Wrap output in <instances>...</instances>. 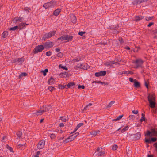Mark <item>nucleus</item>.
<instances>
[{"label":"nucleus","instance_id":"nucleus-13","mask_svg":"<svg viewBox=\"0 0 157 157\" xmlns=\"http://www.w3.org/2000/svg\"><path fill=\"white\" fill-rule=\"evenodd\" d=\"M106 73V72L105 71H101L99 72H96L95 74V75L96 77H99L105 75Z\"/></svg>","mask_w":157,"mask_h":157},{"label":"nucleus","instance_id":"nucleus-28","mask_svg":"<svg viewBox=\"0 0 157 157\" xmlns=\"http://www.w3.org/2000/svg\"><path fill=\"white\" fill-rule=\"evenodd\" d=\"M115 101H111L110 103L107 105L106 108H109L111 107L112 105L115 103Z\"/></svg>","mask_w":157,"mask_h":157},{"label":"nucleus","instance_id":"nucleus-47","mask_svg":"<svg viewBox=\"0 0 157 157\" xmlns=\"http://www.w3.org/2000/svg\"><path fill=\"white\" fill-rule=\"evenodd\" d=\"M97 151L98 152L103 151L102 150V148L100 147H98L97 149Z\"/></svg>","mask_w":157,"mask_h":157},{"label":"nucleus","instance_id":"nucleus-3","mask_svg":"<svg viewBox=\"0 0 157 157\" xmlns=\"http://www.w3.org/2000/svg\"><path fill=\"white\" fill-rule=\"evenodd\" d=\"M79 133L77 132L74 134L70 136L69 137L63 141V143L65 144L68 143L74 140L76 137L78 135Z\"/></svg>","mask_w":157,"mask_h":157},{"label":"nucleus","instance_id":"nucleus-17","mask_svg":"<svg viewBox=\"0 0 157 157\" xmlns=\"http://www.w3.org/2000/svg\"><path fill=\"white\" fill-rule=\"evenodd\" d=\"M71 17L72 22L74 23H76L77 21L76 17L74 15L72 14L71 16Z\"/></svg>","mask_w":157,"mask_h":157},{"label":"nucleus","instance_id":"nucleus-9","mask_svg":"<svg viewBox=\"0 0 157 157\" xmlns=\"http://www.w3.org/2000/svg\"><path fill=\"white\" fill-rule=\"evenodd\" d=\"M45 141L44 140H40L38 143L37 148L39 149H42L43 148L45 144Z\"/></svg>","mask_w":157,"mask_h":157},{"label":"nucleus","instance_id":"nucleus-32","mask_svg":"<svg viewBox=\"0 0 157 157\" xmlns=\"http://www.w3.org/2000/svg\"><path fill=\"white\" fill-rule=\"evenodd\" d=\"M118 147V146L116 144H114L113 145L112 149L113 151L116 150Z\"/></svg>","mask_w":157,"mask_h":157},{"label":"nucleus","instance_id":"nucleus-46","mask_svg":"<svg viewBox=\"0 0 157 157\" xmlns=\"http://www.w3.org/2000/svg\"><path fill=\"white\" fill-rule=\"evenodd\" d=\"M57 56L59 57H62L63 56V54L61 52L59 53L57 55Z\"/></svg>","mask_w":157,"mask_h":157},{"label":"nucleus","instance_id":"nucleus-51","mask_svg":"<svg viewBox=\"0 0 157 157\" xmlns=\"http://www.w3.org/2000/svg\"><path fill=\"white\" fill-rule=\"evenodd\" d=\"M157 140V138H152L151 140V142H154L156 141Z\"/></svg>","mask_w":157,"mask_h":157},{"label":"nucleus","instance_id":"nucleus-31","mask_svg":"<svg viewBox=\"0 0 157 157\" xmlns=\"http://www.w3.org/2000/svg\"><path fill=\"white\" fill-rule=\"evenodd\" d=\"M154 18V17L153 16H152L151 17H146L145 18V20L147 21H149Z\"/></svg>","mask_w":157,"mask_h":157},{"label":"nucleus","instance_id":"nucleus-16","mask_svg":"<svg viewBox=\"0 0 157 157\" xmlns=\"http://www.w3.org/2000/svg\"><path fill=\"white\" fill-rule=\"evenodd\" d=\"M149 0H135L133 2V4L134 5L140 4L142 3L145 2Z\"/></svg>","mask_w":157,"mask_h":157},{"label":"nucleus","instance_id":"nucleus-55","mask_svg":"<svg viewBox=\"0 0 157 157\" xmlns=\"http://www.w3.org/2000/svg\"><path fill=\"white\" fill-rule=\"evenodd\" d=\"M40 154V152L38 151L36 153V155L34 156V157H38L39 155Z\"/></svg>","mask_w":157,"mask_h":157},{"label":"nucleus","instance_id":"nucleus-14","mask_svg":"<svg viewBox=\"0 0 157 157\" xmlns=\"http://www.w3.org/2000/svg\"><path fill=\"white\" fill-rule=\"evenodd\" d=\"M28 24H26L25 22H21L20 23L18 26V29L19 30H22L26 28V25H28Z\"/></svg>","mask_w":157,"mask_h":157},{"label":"nucleus","instance_id":"nucleus-20","mask_svg":"<svg viewBox=\"0 0 157 157\" xmlns=\"http://www.w3.org/2000/svg\"><path fill=\"white\" fill-rule=\"evenodd\" d=\"M144 17L143 16H136L135 17V19L134 20L136 21H139L143 19Z\"/></svg>","mask_w":157,"mask_h":157},{"label":"nucleus","instance_id":"nucleus-49","mask_svg":"<svg viewBox=\"0 0 157 157\" xmlns=\"http://www.w3.org/2000/svg\"><path fill=\"white\" fill-rule=\"evenodd\" d=\"M78 89H84L85 88V86L83 85H79L78 86Z\"/></svg>","mask_w":157,"mask_h":157},{"label":"nucleus","instance_id":"nucleus-54","mask_svg":"<svg viewBox=\"0 0 157 157\" xmlns=\"http://www.w3.org/2000/svg\"><path fill=\"white\" fill-rule=\"evenodd\" d=\"M85 33V32H81L78 33V34L79 35L82 36Z\"/></svg>","mask_w":157,"mask_h":157},{"label":"nucleus","instance_id":"nucleus-40","mask_svg":"<svg viewBox=\"0 0 157 157\" xmlns=\"http://www.w3.org/2000/svg\"><path fill=\"white\" fill-rule=\"evenodd\" d=\"M130 72L129 71H124L122 72V73H120V75H121L122 74H130Z\"/></svg>","mask_w":157,"mask_h":157},{"label":"nucleus","instance_id":"nucleus-7","mask_svg":"<svg viewBox=\"0 0 157 157\" xmlns=\"http://www.w3.org/2000/svg\"><path fill=\"white\" fill-rule=\"evenodd\" d=\"M43 45H39L37 46L34 50V53L35 54L41 52L44 49Z\"/></svg>","mask_w":157,"mask_h":157},{"label":"nucleus","instance_id":"nucleus-2","mask_svg":"<svg viewBox=\"0 0 157 157\" xmlns=\"http://www.w3.org/2000/svg\"><path fill=\"white\" fill-rule=\"evenodd\" d=\"M56 5V1H51L50 2H48L44 4L43 7L45 9H47L49 7L53 8Z\"/></svg>","mask_w":157,"mask_h":157},{"label":"nucleus","instance_id":"nucleus-48","mask_svg":"<svg viewBox=\"0 0 157 157\" xmlns=\"http://www.w3.org/2000/svg\"><path fill=\"white\" fill-rule=\"evenodd\" d=\"M48 89L51 92H52L54 89V88L53 87L50 86L48 87Z\"/></svg>","mask_w":157,"mask_h":157},{"label":"nucleus","instance_id":"nucleus-8","mask_svg":"<svg viewBox=\"0 0 157 157\" xmlns=\"http://www.w3.org/2000/svg\"><path fill=\"white\" fill-rule=\"evenodd\" d=\"M53 45V42L51 41H47L44 43V46L45 48H49L52 47Z\"/></svg>","mask_w":157,"mask_h":157},{"label":"nucleus","instance_id":"nucleus-25","mask_svg":"<svg viewBox=\"0 0 157 157\" xmlns=\"http://www.w3.org/2000/svg\"><path fill=\"white\" fill-rule=\"evenodd\" d=\"M134 85L135 87L137 88L139 87L140 86V83L136 80H134Z\"/></svg>","mask_w":157,"mask_h":157},{"label":"nucleus","instance_id":"nucleus-22","mask_svg":"<svg viewBox=\"0 0 157 157\" xmlns=\"http://www.w3.org/2000/svg\"><path fill=\"white\" fill-rule=\"evenodd\" d=\"M150 103V106L151 108H154L155 105V101H150L149 102Z\"/></svg>","mask_w":157,"mask_h":157},{"label":"nucleus","instance_id":"nucleus-38","mask_svg":"<svg viewBox=\"0 0 157 157\" xmlns=\"http://www.w3.org/2000/svg\"><path fill=\"white\" fill-rule=\"evenodd\" d=\"M92 105V104L91 103H89L88 105H87L86 107H85L83 109V110H86L87 109V108L90 106H91Z\"/></svg>","mask_w":157,"mask_h":157},{"label":"nucleus","instance_id":"nucleus-21","mask_svg":"<svg viewBox=\"0 0 157 157\" xmlns=\"http://www.w3.org/2000/svg\"><path fill=\"white\" fill-rule=\"evenodd\" d=\"M54 83V78L51 77L48 81V83L49 85L53 84Z\"/></svg>","mask_w":157,"mask_h":157},{"label":"nucleus","instance_id":"nucleus-4","mask_svg":"<svg viewBox=\"0 0 157 157\" xmlns=\"http://www.w3.org/2000/svg\"><path fill=\"white\" fill-rule=\"evenodd\" d=\"M133 63L135 64L134 68L136 69L139 67H143L142 65L143 63V61L140 59H136Z\"/></svg>","mask_w":157,"mask_h":157},{"label":"nucleus","instance_id":"nucleus-19","mask_svg":"<svg viewBox=\"0 0 157 157\" xmlns=\"http://www.w3.org/2000/svg\"><path fill=\"white\" fill-rule=\"evenodd\" d=\"M61 12V9H57L54 11L53 15L56 16H57Z\"/></svg>","mask_w":157,"mask_h":157},{"label":"nucleus","instance_id":"nucleus-59","mask_svg":"<svg viewBox=\"0 0 157 157\" xmlns=\"http://www.w3.org/2000/svg\"><path fill=\"white\" fill-rule=\"evenodd\" d=\"M145 85L146 87L147 88H148V83L147 81H145Z\"/></svg>","mask_w":157,"mask_h":157},{"label":"nucleus","instance_id":"nucleus-52","mask_svg":"<svg viewBox=\"0 0 157 157\" xmlns=\"http://www.w3.org/2000/svg\"><path fill=\"white\" fill-rule=\"evenodd\" d=\"M52 52L50 51H48L46 52V55L48 56H50Z\"/></svg>","mask_w":157,"mask_h":157},{"label":"nucleus","instance_id":"nucleus-23","mask_svg":"<svg viewBox=\"0 0 157 157\" xmlns=\"http://www.w3.org/2000/svg\"><path fill=\"white\" fill-rule=\"evenodd\" d=\"M75 85V84L74 83V82H69L67 84V88H69L71 87H74Z\"/></svg>","mask_w":157,"mask_h":157},{"label":"nucleus","instance_id":"nucleus-37","mask_svg":"<svg viewBox=\"0 0 157 157\" xmlns=\"http://www.w3.org/2000/svg\"><path fill=\"white\" fill-rule=\"evenodd\" d=\"M27 75V74L26 73H22L19 75V78H21L22 77L25 76Z\"/></svg>","mask_w":157,"mask_h":157},{"label":"nucleus","instance_id":"nucleus-15","mask_svg":"<svg viewBox=\"0 0 157 157\" xmlns=\"http://www.w3.org/2000/svg\"><path fill=\"white\" fill-rule=\"evenodd\" d=\"M23 20V18L21 17H16L14 18L13 21L14 23H17L22 21Z\"/></svg>","mask_w":157,"mask_h":157},{"label":"nucleus","instance_id":"nucleus-63","mask_svg":"<svg viewBox=\"0 0 157 157\" xmlns=\"http://www.w3.org/2000/svg\"><path fill=\"white\" fill-rule=\"evenodd\" d=\"M154 147H155L156 148V149H157V143H155L154 144Z\"/></svg>","mask_w":157,"mask_h":157},{"label":"nucleus","instance_id":"nucleus-44","mask_svg":"<svg viewBox=\"0 0 157 157\" xmlns=\"http://www.w3.org/2000/svg\"><path fill=\"white\" fill-rule=\"evenodd\" d=\"M24 10L25 11L28 12H29L31 10L28 7L25 8H24Z\"/></svg>","mask_w":157,"mask_h":157},{"label":"nucleus","instance_id":"nucleus-1","mask_svg":"<svg viewBox=\"0 0 157 157\" xmlns=\"http://www.w3.org/2000/svg\"><path fill=\"white\" fill-rule=\"evenodd\" d=\"M145 136H149L150 137L152 136H157V129L151 128L150 131H147Z\"/></svg>","mask_w":157,"mask_h":157},{"label":"nucleus","instance_id":"nucleus-10","mask_svg":"<svg viewBox=\"0 0 157 157\" xmlns=\"http://www.w3.org/2000/svg\"><path fill=\"white\" fill-rule=\"evenodd\" d=\"M147 98L149 102L155 101V94L153 93L149 94Z\"/></svg>","mask_w":157,"mask_h":157},{"label":"nucleus","instance_id":"nucleus-27","mask_svg":"<svg viewBox=\"0 0 157 157\" xmlns=\"http://www.w3.org/2000/svg\"><path fill=\"white\" fill-rule=\"evenodd\" d=\"M129 128V127L128 126H125L124 128H123L121 131V132L122 133L128 130Z\"/></svg>","mask_w":157,"mask_h":157},{"label":"nucleus","instance_id":"nucleus-43","mask_svg":"<svg viewBox=\"0 0 157 157\" xmlns=\"http://www.w3.org/2000/svg\"><path fill=\"white\" fill-rule=\"evenodd\" d=\"M123 115H121L119 116L116 119L114 120L118 121L121 119L123 117Z\"/></svg>","mask_w":157,"mask_h":157},{"label":"nucleus","instance_id":"nucleus-57","mask_svg":"<svg viewBox=\"0 0 157 157\" xmlns=\"http://www.w3.org/2000/svg\"><path fill=\"white\" fill-rule=\"evenodd\" d=\"M154 24L153 22H150L147 25L148 27H150Z\"/></svg>","mask_w":157,"mask_h":157},{"label":"nucleus","instance_id":"nucleus-35","mask_svg":"<svg viewBox=\"0 0 157 157\" xmlns=\"http://www.w3.org/2000/svg\"><path fill=\"white\" fill-rule=\"evenodd\" d=\"M56 136V135L55 133H52L50 135V137L51 139L55 138Z\"/></svg>","mask_w":157,"mask_h":157},{"label":"nucleus","instance_id":"nucleus-29","mask_svg":"<svg viewBox=\"0 0 157 157\" xmlns=\"http://www.w3.org/2000/svg\"><path fill=\"white\" fill-rule=\"evenodd\" d=\"M67 118L66 117H61V119L63 122H65L67 120Z\"/></svg>","mask_w":157,"mask_h":157},{"label":"nucleus","instance_id":"nucleus-58","mask_svg":"<svg viewBox=\"0 0 157 157\" xmlns=\"http://www.w3.org/2000/svg\"><path fill=\"white\" fill-rule=\"evenodd\" d=\"M132 113L135 114H137L138 113V112L137 110L135 111L134 110L132 111Z\"/></svg>","mask_w":157,"mask_h":157},{"label":"nucleus","instance_id":"nucleus-24","mask_svg":"<svg viewBox=\"0 0 157 157\" xmlns=\"http://www.w3.org/2000/svg\"><path fill=\"white\" fill-rule=\"evenodd\" d=\"M8 35V32L6 31H4L2 34V36L3 38H6Z\"/></svg>","mask_w":157,"mask_h":157},{"label":"nucleus","instance_id":"nucleus-64","mask_svg":"<svg viewBox=\"0 0 157 157\" xmlns=\"http://www.w3.org/2000/svg\"><path fill=\"white\" fill-rule=\"evenodd\" d=\"M56 51L57 52H59L60 51V50L59 49V48H56Z\"/></svg>","mask_w":157,"mask_h":157},{"label":"nucleus","instance_id":"nucleus-36","mask_svg":"<svg viewBox=\"0 0 157 157\" xmlns=\"http://www.w3.org/2000/svg\"><path fill=\"white\" fill-rule=\"evenodd\" d=\"M105 154V152L104 151L102 152H99L98 153L96 154V156H101Z\"/></svg>","mask_w":157,"mask_h":157},{"label":"nucleus","instance_id":"nucleus-62","mask_svg":"<svg viewBox=\"0 0 157 157\" xmlns=\"http://www.w3.org/2000/svg\"><path fill=\"white\" fill-rule=\"evenodd\" d=\"M59 126L60 127H63L64 126V124L63 123H60L59 124Z\"/></svg>","mask_w":157,"mask_h":157},{"label":"nucleus","instance_id":"nucleus-34","mask_svg":"<svg viewBox=\"0 0 157 157\" xmlns=\"http://www.w3.org/2000/svg\"><path fill=\"white\" fill-rule=\"evenodd\" d=\"M17 29H18V26L17 25V26H15L14 27H13L10 28V29L9 30H10L14 31V30H16Z\"/></svg>","mask_w":157,"mask_h":157},{"label":"nucleus","instance_id":"nucleus-56","mask_svg":"<svg viewBox=\"0 0 157 157\" xmlns=\"http://www.w3.org/2000/svg\"><path fill=\"white\" fill-rule=\"evenodd\" d=\"M155 35L157 36H155V38L157 39V29L155 30L154 32Z\"/></svg>","mask_w":157,"mask_h":157},{"label":"nucleus","instance_id":"nucleus-18","mask_svg":"<svg viewBox=\"0 0 157 157\" xmlns=\"http://www.w3.org/2000/svg\"><path fill=\"white\" fill-rule=\"evenodd\" d=\"M61 38L62 39H72L73 38V36H65L61 37L59 38L58 39H61Z\"/></svg>","mask_w":157,"mask_h":157},{"label":"nucleus","instance_id":"nucleus-26","mask_svg":"<svg viewBox=\"0 0 157 157\" xmlns=\"http://www.w3.org/2000/svg\"><path fill=\"white\" fill-rule=\"evenodd\" d=\"M48 70L47 69H46L44 71H41V72L42 73L44 76H45L46 75V73L48 72Z\"/></svg>","mask_w":157,"mask_h":157},{"label":"nucleus","instance_id":"nucleus-12","mask_svg":"<svg viewBox=\"0 0 157 157\" xmlns=\"http://www.w3.org/2000/svg\"><path fill=\"white\" fill-rule=\"evenodd\" d=\"M51 107L50 106H48V107H46L45 109L42 110L41 109L39 110V111H37L36 114L37 116L40 115L42 114L43 112L46 111L50 109Z\"/></svg>","mask_w":157,"mask_h":157},{"label":"nucleus","instance_id":"nucleus-50","mask_svg":"<svg viewBox=\"0 0 157 157\" xmlns=\"http://www.w3.org/2000/svg\"><path fill=\"white\" fill-rule=\"evenodd\" d=\"M145 141L147 143H151L150 140L146 138L145 139Z\"/></svg>","mask_w":157,"mask_h":157},{"label":"nucleus","instance_id":"nucleus-6","mask_svg":"<svg viewBox=\"0 0 157 157\" xmlns=\"http://www.w3.org/2000/svg\"><path fill=\"white\" fill-rule=\"evenodd\" d=\"M56 33V31L53 30L52 31H50L48 33H45L44 36L45 38H50L54 35Z\"/></svg>","mask_w":157,"mask_h":157},{"label":"nucleus","instance_id":"nucleus-33","mask_svg":"<svg viewBox=\"0 0 157 157\" xmlns=\"http://www.w3.org/2000/svg\"><path fill=\"white\" fill-rule=\"evenodd\" d=\"M140 136L141 135L140 132H138L136 134L135 138L136 139H139L140 137Z\"/></svg>","mask_w":157,"mask_h":157},{"label":"nucleus","instance_id":"nucleus-11","mask_svg":"<svg viewBox=\"0 0 157 157\" xmlns=\"http://www.w3.org/2000/svg\"><path fill=\"white\" fill-rule=\"evenodd\" d=\"M24 59L23 58H17L13 59V62L15 63L17 62L19 64H21L24 62Z\"/></svg>","mask_w":157,"mask_h":157},{"label":"nucleus","instance_id":"nucleus-60","mask_svg":"<svg viewBox=\"0 0 157 157\" xmlns=\"http://www.w3.org/2000/svg\"><path fill=\"white\" fill-rule=\"evenodd\" d=\"M129 81L132 82H134V80H133V79L131 78H129Z\"/></svg>","mask_w":157,"mask_h":157},{"label":"nucleus","instance_id":"nucleus-39","mask_svg":"<svg viewBox=\"0 0 157 157\" xmlns=\"http://www.w3.org/2000/svg\"><path fill=\"white\" fill-rule=\"evenodd\" d=\"M22 133L20 131H19L17 132V136L19 138H21V136L22 135Z\"/></svg>","mask_w":157,"mask_h":157},{"label":"nucleus","instance_id":"nucleus-5","mask_svg":"<svg viewBox=\"0 0 157 157\" xmlns=\"http://www.w3.org/2000/svg\"><path fill=\"white\" fill-rule=\"evenodd\" d=\"M115 64L116 65L119 64V63L114 61H109L105 62V64L106 66H110L111 67L114 68L115 67L113 66V64Z\"/></svg>","mask_w":157,"mask_h":157},{"label":"nucleus","instance_id":"nucleus-30","mask_svg":"<svg viewBox=\"0 0 157 157\" xmlns=\"http://www.w3.org/2000/svg\"><path fill=\"white\" fill-rule=\"evenodd\" d=\"M141 115L142 117L140 119V121L141 122H142L143 121L145 120V115L144 114L142 113Z\"/></svg>","mask_w":157,"mask_h":157},{"label":"nucleus","instance_id":"nucleus-45","mask_svg":"<svg viewBox=\"0 0 157 157\" xmlns=\"http://www.w3.org/2000/svg\"><path fill=\"white\" fill-rule=\"evenodd\" d=\"M90 134L92 135H93V136L96 135V131H92L91 132H90Z\"/></svg>","mask_w":157,"mask_h":157},{"label":"nucleus","instance_id":"nucleus-53","mask_svg":"<svg viewBox=\"0 0 157 157\" xmlns=\"http://www.w3.org/2000/svg\"><path fill=\"white\" fill-rule=\"evenodd\" d=\"M134 117V115H130L128 117V118L129 120H130L133 118Z\"/></svg>","mask_w":157,"mask_h":157},{"label":"nucleus","instance_id":"nucleus-41","mask_svg":"<svg viewBox=\"0 0 157 157\" xmlns=\"http://www.w3.org/2000/svg\"><path fill=\"white\" fill-rule=\"evenodd\" d=\"M6 147L9 150L10 152H13V149H12V147H11L9 146L7 144L6 145Z\"/></svg>","mask_w":157,"mask_h":157},{"label":"nucleus","instance_id":"nucleus-42","mask_svg":"<svg viewBox=\"0 0 157 157\" xmlns=\"http://www.w3.org/2000/svg\"><path fill=\"white\" fill-rule=\"evenodd\" d=\"M84 124L83 123H79L77 125L76 127L77 128V129H78L80 127L83 125Z\"/></svg>","mask_w":157,"mask_h":157},{"label":"nucleus","instance_id":"nucleus-61","mask_svg":"<svg viewBox=\"0 0 157 157\" xmlns=\"http://www.w3.org/2000/svg\"><path fill=\"white\" fill-rule=\"evenodd\" d=\"M59 88L61 89H63L65 88L64 86H62V85L59 86Z\"/></svg>","mask_w":157,"mask_h":157}]
</instances>
